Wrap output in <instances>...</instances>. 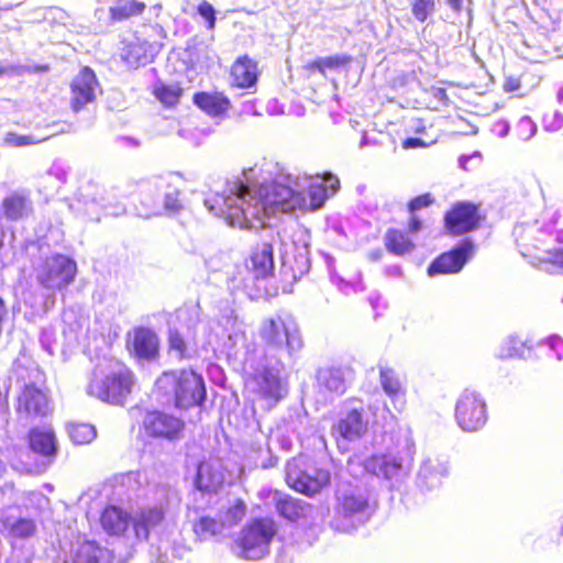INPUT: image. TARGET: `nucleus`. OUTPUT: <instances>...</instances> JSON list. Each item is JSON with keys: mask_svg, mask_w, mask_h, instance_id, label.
Returning a JSON list of instances; mask_svg holds the SVG:
<instances>
[{"mask_svg": "<svg viewBox=\"0 0 563 563\" xmlns=\"http://www.w3.org/2000/svg\"><path fill=\"white\" fill-rule=\"evenodd\" d=\"M16 409L25 418L45 416L49 411L47 396L34 385H25L18 397Z\"/></svg>", "mask_w": 563, "mask_h": 563, "instance_id": "15", "label": "nucleus"}, {"mask_svg": "<svg viewBox=\"0 0 563 563\" xmlns=\"http://www.w3.org/2000/svg\"><path fill=\"white\" fill-rule=\"evenodd\" d=\"M523 256H529L522 252ZM539 263H551L554 266L563 269V249L547 250L540 255H531Z\"/></svg>", "mask_w": 563, "mask_h": 563, "instance_id": "46", "label": "nucleus"}, {"mask_svg": "<svg viewBox=\"0 0 563 563\" xmlns=\"http://www.w3.org/2000/svg\"><path fill=\"white\" fill-rule=\"evenodd\" d=\"M410 460V450L406 457L391 453L375 455L365 461L364 467L368 473L377 477L398 482L408 473Z\"/></svg>", "mask_w": 563, "mask_h": 563, "instance_id": "12", "label": "nucleus"}, {"mask_svg": "<svg viewBox=\"0 0 563 563\" xmlns=\"http://www.w3.org/2000/svg\"><path fill=\"white\" fill-rule=\"evenodd\" d=\"M329 198L327 187L322 184H311L305 191L295 194L291 209L298 207L302 211H314L321 208Z\"/></svg>", "mask_w": 563, "mask_h": 563, "instance_id": "29", "label": "nucleus"}, {"mask_svg": "<svg viewBox=\"0 0 563 563\" xmlns=\"http://www.w3.org/2000/svg\"><path fill=\"white\" fill-rule=\"evenodd\" d=\"M101 526L109 534L124 536L128 539L133 536V516L117 506L107 507L101 515Z\"/></svg>", "mask_w": 563, "mask_h": 563, "instance_id": "19", "label": "nucleus"}, {"mask_svg": "<svg viewBox=\"0 0 563 563\" xmlns=\"http://www.w3.org/2000/svg\"><path fill=\"white\" fill-rule=\"evenodd\" d=\"M31 449L44 456L54 455L56 452V439L49 427L35 428L30 432Z\"/></svg>", "mask_w": 563, "mask_h": 563, "instance_id": "31", "label": "nucleus"}, {"mask_svg": "<svg viewBox=\"0 0 563 563\" xmlns=\"http://www.w3.org/2000/svg\"><path fill=\"white\" fill-rule=\"evenodd\" d=\"M156 387L165 394L173 393L179 408L199 406L206 397L203 379L194 371L166 372L156 380Z\"/></svg>", "mask_w": 563, "mask_h": 563, "instance_id": "5", "label": "nucleus"}, {"mask_svg": "<svg viewBox=\"0 0 563 563\" xmlns=\"http://www.w3.org/2000/svg\"><path fill=\"white\" fill-rule=\"evenodd\" d=\"M388 274L400 277L402 275V272L399 266H393L388 269Z\"/></svg>", "mask_w": 563, "mask_h": 563, "instance_id": "64", "label": "nucleus"}, {"mask_svg": "<svg viewBox=\"0 0 563 563\" xmlns=\"http://www.w3.org/2000/svg\"><path fill=\"white\" fill-rule=\"evenodd\" d=\"M144 428L153 437L172 439L184 427L180 419L164 412H148L144 418Z\"/></svg>", "mask_w": 563, "mask_h": 563, "instance_id": "18", "label": "nucleus"}, {"mask_svg": "<svg viewBox=\"0 0 563 563\" xmlns=\"http://www.w3.org/2000/svg\"><path fill=\"white\" fill-rule=\"evenodd\" d=\"M478 205L470 201H462L453 205L450 211H478Z\"/></svg>", "mask_w": 563, "mask_h": 563, "instance_id": "56", "label": "nucleus"}, {"mask_svg": "<svg viewBox=\"0 0 563 563\" xmlns=\"http://www.w3.org/2000/svg\"><path fill=\"white\" fill-rule=\"evenodd\" d=\"M267 498L272 499V503H274L278 514L290 521H298L302 518L312 517V514L314 512L311 505L289 497L278 490H268Z\"/></svg>", "mask_w": 563, "mask_h": 563, "instance_id": "16", "label": "nucleus"}, {"mask_svg": "<svg viewBox=\"0 0 563 563\" xmlns=\"http://www.w3.org/2000/svg\"><path fill=\"white\" fill-rule=\"evenodd\" d=\"M474 245L471 242H464L456 249L439 256L428 268V274H453L460 272L465 263L472 257Z\"/></svg>", "mask_w": 563, "mask_h": 563, "instance_id": "14", "label": "nucleus"}, {"mask_svg": "<svg viewBox=\"0 0 563 563\" xmlns=\"http://www.w3.org/2000/svg\"><path fill=\"white\" fill-rule=\"evenodd\" d=\"M521 87V80L516 76H508L504 81V89L506 91H516Z\"/></svg>", "mask_w": 563, "mask_h": 563, "instance_id": "55", "label": "nucleus"}, {"mask_svg": "<svg viewBox=\"0 0 563 563\" xmlns=\"http://www.w3.org/2000/svg\"><path fill=\"white\" fill-rule=\"evenodd\" d=\"M445 1L454 12L460 13L463 10V0H445Z\"/></svg>", "mask_w": 563, "mask_h": 563, "instance_id": "60", "label": "nucleus"}, {"mask_svg": "<svg viewBox=\"0 0 563 563\" xmlns=\"http://www.w3.org/2000/svg\"><path fill=\"white\" fill-rule=\"evenodd\" d=\"M178 191L167 194L165 196V209L166 211H178L183 208L181 201L178 199Z\"/></svg>", "mask_w": 563, "mask_h": 563, "instance_id": "51", "label": "nucleus"}, {"mask_svg": "<svg viewBox=\"0 0 563 563\" xmlns=\"http://www.w3.org/2000/svg\"><path fill=\"white\" fill-rule=\"evenodd\" d=\"M166 518V505L159 503L139 508L133 515V537L136 540L147 539L150 532L161 527Z\"/></svg>", "mask_w": 563, "mask_h": 563, "instance_id": "13", "label": "nucleus"}, {"mask_svg": "<svg viewBox=\"0 0 563 563\" xmlns=\"http://www.w3.org/2000/svg\"><path fill=\"white\" fill-rule=\"evenodd\" d=\"M548 344L551 350L555 351L558 360L563 357V341L558 335H552L548 339Z\"/></svg>", "mask_w": 563, "mask_h": 563, "instance_id": "54", "label": "nucleus"}, {"mask_svg": "<svg viewBox=\"0 0 563 563\" xmlns=\"http://www.w3.org/2000/svg\"><path fill=\"white\" fill-rule=\"evenodd\" d=\"M267 364L273 368L265 371L255 379L256 391L267 401L268 406H272L283 397V386L278 376L280 366L272 358H267Z\"/></svg>", "mask_w": 563, "mask_h": 563, "instance_id": "20", "label": "nucleus"}, {"mask_svg": "<svg viewBox=\"0 0 563 563\" xmlns=\"http://www.w3.org/2000/svg\"><path fill=\"white\" fill-rule=\"evenodd\" d=\"M220 218L231 228L240 230H258L264 227L265 218L260 213H219Z\"/></svg>", "mask_w": 563, "mask_h": 563, "instance_id": "37", "label": "nucleus"}, {"mask_svg": "<svg viewBox=\"0 0 563 563\" xmlns=\"http://www.w3.org/2000/svg\"><path fill=\"white\" fill-rule=\"evenodd\" d=\"M29 497L31 501L36 503L37 507H43L47 503L46 497L40 493H30Z\"/></svg>", "mask_w": 563, "mask_h": 563, "instance_id": "58", "label": "nucleus"}, {"mask_svg": "<svg viewBox=\"0 0 563 563\" xmlns=\"http://www.w3.org/2000/svg\"><path fill=\"white\" fill-rule=\"evenodd\" d=\"M435 10L434 0H412L411 12L418 22H426Z\"/></svg>", "mask_w": 563, "mask_h": 563, "instance_id": "44", "label": "nucleus"}, {"mask_svg": "<svg viewBox=\"0 0 563 563\" xmlns=\"http://www.w3.org/2000/svg\"><path fill=\"white\" fill-rule=\"evenodd\" d=\"M31 207L29 194L25 191H14L8 195L2 201L4 211H23Z\"/></svg>", "mask_w": 563, "mask_h": 563, "instance_id": "43", "label": "nucleus"}, {"mask_svg": "<svg viewBox=\"0 0 563 563\" xmlns=\"http://www.w3.org/2000/svg\"><path fill=\"white\" fill-rule=\"evenodd\" d=\"M189 552L187 547H175L173 549V556L184 558Z\"/></svg>", "mask_w": 563, "mask_h": 563, "instance_id": "62", "label": "nucleus"}, {"mask_svg": "<svg viewBox=\"0 0 563 563\" xmlns=\"http://www.w3.org/2000/svg\"><path fill=\"white\" fill-rule=\"evenodd\" d=\"M3 527L12 539L25 540L35 536L37 523L31 518H7Z\"/></svg>", "mask_w": 563, "mask_h": 563, "instance_id": "34", "label": "nucleus"}, {"mask_svg": "<svg viewBox=\"0 0 563 563\" xmlns=\"http://www.w3.org/2000/svg\"><path fill=\"white\" fill-rule=\"evenodd\" d=\"M286 482L295 490L312 496L330 482V473L323 468L306 466L302 457L294 459L286 466Z\"/></svg>", "mask_w": 563, "mask_h": 563, "instance_id": "8", "label": "nucleus"}, {"mask_svg": "<svg viewBox=\"0 0 563 563\" xmlns=\"http://www.w3.org/2000/svg\"><path fill=\"white\" fill-rule=\"evenodd\" d=\"M129 345L135 356L143 360H152L158 352L156 334L147 328H136L130 334Z\"/></svg>", "mask_w": 563, "mask_h": 563, "instance_id": "24", "label": "nucleus"}, {"mask_svg": "<svg viewBox=\"0 0 563 563\" xmlns=\"http://www.w3.org/2000/svg\"><path fill=\"white\" fill-rule=\"evenodd\" d=\"M99 81L95 70L84 66L70 82V108L74 112L81 111L87 104L93 103L97 99L96 89Z\"/></svg>", "mask_w": 563, "mask_h": 563, "instance_id": "11", "label": "nucleus"}, {"mask_svg": "<svg viewBox=\"0 0 563 563\" xmlns=\"http://www.w3.org/2000/svg\"><path fill=\"white\" fill-rule=\"evenodd\" d=\"M379 382L383 390L393 401L404 398L405 389L394 369L382 366L379 368Z\"/></svg>", "mask_w": 563, "mask_h": 563, "instance_id": "39", "label": "nucleus"}, {"mask_svg": "<svg viewBox=\"0 0 563 563\" xmlns=\"http://www.w3.org/2000/svg\"><path fill=\"white\" fill-rule=\"evenodd\" d=\"M258 336L265 347V357L278 366H283L285 358H294L303 346L299 327L289 314L264 319L258 327Z\"/></svg>", "mask_w": 563, "mask_h": 563, "instance_id": "1", "label": "nucleus"}, {"mask_svg": "<svg viewBox=\"0 0 563 563\" xmlns=\"http://www.w3.org/2000/svg\"><path fill=\"white\" fill-rule=\"evenodd\" d=\"M246 514V506L239 498L229 499L220 507V521L224 528H230L240 522Z\"/></svg>", "mask_w": 563, "mask_h": 563, "instance_id": "38", "label": "nucleus"}, {"mask_svg": "<svg viewBox=\"0 0 563 563\" xmlns=\"http://www.w3.org/2000/svg\"><path fill=\"white\" fill-rule=\"evenodd\" d=\"M77 274V264L65 255H54L37 268L36 277L47 289H63L70 285Z\"/></svg>", "mask_w": 563, "mask_h": 563, "instance_id": "10", "label": "nucleus"}, {"mask_svg": "<svg viewBox=\"0 0 563 563\" xmlns=\"http://www.w3.org/2000/svg\"><path fill=\"white\" fill-rule=\"evenodd\" d=\"M184 93V89L179 82L165 84L158 81L152 89V95L166 108H175Z\"/></svg>", "mask_w": 563, "mask_h": 563, "instance_id": "35", "label": "nucleus"}, {"mask_svg": "<svg viewBox=\"0 0 563 563\" xmlns=\"http://www.w3.org/2000/svg\"><path fill=\"white\" fill-rule=\"evenodd\" d=\"M13 143L18 146H23L32 144L34 141L30 136H16L14 137Z\"/></svg>", "mask_w": 563, "mask_h": 563, "instance_id": "61", "label": "nucleus"}, {"mask_svg": "<svg viewBox=\"0 0 563 563\" xmlns=\"http://www.w3.org/2000/svg\"><path fill=\"white\" fill-rule=\"evenodd\" d=\"M519 126L523 128V129H528L529 130V135L533 134L534 131H536V126L534 124L532 123V121L528 118H523L519 121Z\"/></svg>", "mask_w": 563, "mask_h": 563, "instance_id": "59", "label": "nucleus"}, {"mask_svg": "<svg viewBox=\"0 0 563 563\" xmlns=\"http://www.w3.org/2000/svg\"><path fill=\"white\" fill-rule=\"evenodd\" d=\"M455 420L463 431L474 432L482 429L487 421L483 397L474 390L465 389L455 404Z\"/></svg>", "mask_w": 563, "mask_h": 563, "instance_id": "9", "label": "nucleus"}, {"mask_svg": "<svg viewBox=\"0 0 563 563\" xmlns=\"http://www.w3.org/2000/svg\"><path fill=\"white\" fill-rule=\"evenodd\" d=\"M197 12L207 22L208 29H213L216 25V10L212 4L206 0L201 1L197 7Z\"/></svg>", "mask_w": 563, "mask_h": 563, "instance_id": "48", "label": "nucleus"}, {"mask_svg": "<svg viewBox=\"0 0 563 563\" xmlns=\"http://www.w3.org/2000/svg\"><path fill=\"white\" fill-rule=\"evenodd\" d=\"M500 355H501V357H512V356L525 357L526 356L525 343L521 342L516 336H510L505 342V347L501 351Z\"/></svg>", "mask_w": 563, "mask_h": 563, "instance_id": "47", "label": "nucleus"}, {"mask_svg": "<svg viewBox=\"0 0 563 563\" xmlns=\"http://www.w3.org/2000/svg\"><path fill=\"white\" fill-rule=\"evenodd\" d=\"M434 202V198L431 194L429 192H426V194H422V195H419L415 198H412L409 202H408V210L409 211H419L421 209H427L429 207H431Z\"/></svg>", "mask_w": 563, "mask_h": 563, "instance_id": "49", "label": "nucleus"}, {"mask_svg": "<svg viewBox=\"0 0 563 563\" xmlns=\"http://www.w3.org/2000/svg\"><path fill=\"white\" fill-rule=\"evenodd\" d=\"M108 551L95 541H78L69 554V558L57 559L54 563H107Z\"/></svg>", "mask_w": 563, "mask_h": 563, "instance_id": "21", "label": "nucleus"}, {"mask_svg": "<svg viewBox=\"0 0 563 563\" xmlns=\"http://www.w3.org/2000/svg\"><path fill=\"white\" fill-rule=\"evenodd\" d=\"M367 429V422L357 409H352L333 426L332 432L344 440L354 441L361 438Z\"/></svg>", "mask_w": 563, "mask_h": 563, "instance_id": "25", "label": "nucleus"}, {"mask_svg": "<svg viewBox=\"0 0 563 563\" xmlns=\"http://www.w3.org/2000/svg\"><path fill=\"white\" fill-rule=\"evenodd\" d=\"M449 474L446 462L438 457H427L419 470L418 481L421 487L433 489L442 484Z\"/></svg>", "mask_w": 563, "mask_h": 563, "instance_id": "26", "label": "nucleus"}, {"mask_svg": "<svg viewBox=\"0 0 563 563\" xmlns=\"http://www.w3.org/2000/svg\"><path fill=\"white\" fill-rule=\"evenodd\" d=\"M277 532L274 520L268 518L250 521L235 540L234 551L245 560H261L269 553V547Z\"/></svg>", "mask_w": 563, "mask_h": 563, "instance_id": "6", "label": "nucleus"}, {"mask_svg": "<svg viewBox=\"0 0 563 563\" xmlns=\"http://www.w3.org/2000/svg\"><path fill=\"white\" fill-rule=\"evenodd\" d=\"M352 60L353 57L349 54L330 55L308 62L302 66V69L308 77H311L314 74H320L323 78H327L328 70L347 68Z\"/></svg>", "mask_w": 563, "mask_h": 563, "instance_id": "28", "label": "nucleus"}, {"mask_svg": "<svg viewBox=\"0 0 563 563\" xmlns=\"http://www.w3.org/2000/svg\"><path fill=\"white\" fill-rule=\"evenodd\" d=\"M433 96L437 100L441 101L442 104H449L450 102V99H449V96L446 93V90L442 87H439V88H435L434 89V92H433Z\"/></svg>", "mask_w": 563, "mask_h": 563, "instance_id": "57", "label": "nucleus"}, {"mask_svg": "<svg viewBox=\"0 0 563 563\" xmlns=\"http://www.w3.org/2000/svg\"><path fill=\"white\" fill-rule=\"evenodd\" d=\"M481 220L478 213H446L445 228L452 234H462L474 230Z\"/></svg>", "mask_w": 563, "mask_h": 563, "instance_id": "36", "label": "nucleus"}, {"mask_svg": "<svg viewBox=\"0 0 563 563\" xmlns=\"http://www.w3.org/2000/svg\"><path fill=\"white\" fill-rule=\"evenodd\" d=\"M132 372L118 361L99 365L87 387L89 395L113 405H123L132 391Z\"/></svg>", "mask_w": 563, "mask_h": 563, "instance_id": "2", "label": "nucleus"}, {"mask_svg": "<svg viewBox=\"0 0 563 563\" xmlns=\"http://www.w3.org/2000/svg\"><path fill=\"white\" fill-rule=\"evenodd\" d=\"M169 346L173 351L178 353L179 357L186 356V344L178 332L175 331L169 333Z\"/></svg>", "mask_w": 563, "mask_h": 563, "instance_id": "50", "label": "nucleus"}, {"mask_svg": "<svg viewBox=\"0 0 563 563\" xmlns=\"http://www.w3.org/2000/svg\"><path fill=\"white\" fill-rule=\"evenodd\" d=\"M322 185H324L327 187V192H329V196H330V195L335 194L339 190L340 180L338 177L332 176L331 174H327L323 177Z\"/></svg>", "mask_w": 563, "mask_h": 563, "instance_id": "52", "label": "nucleus"}, {"mask_svg": "<svg viewBox=\"0 0 563 563\" xmlns=\"http://www.w3.org/2000/svg\"><path fill=\"white\" fill-rule=\"evenodd\" d=\"M199 330L206 331L210 329L213 332V338L210 335L207 341L208 344H218L227 350L230 357L235 358L241 363L249 361V346L246 345V336L243 330V324L238 320L232 309H227L213 322L206 324L200 323Z\"/></svg>", "mask_w": 563, "mask_h": 563, "instance_id": "4", "label": "nucleus"}, {"mask_svg": "<svg viewBox=\"0 0 563 563\" xmlns=\"http://www.w3.org/2000/svg\"><path fill=\"white\" fill-rule=\"evenodd\" d=\"M351 369L341 366H330L318 372V383L321 387L335 395H342L351 378Z\"/></svg>", "mask_w": 563, "mask_h": 563, "instance_id": "27", "label": "nucleus"}, {"mask_svg": "<svg viewBox=\"0 0 563 563\" xmlns=\"http://www.w3.org/2000/svg\"><path fill=\"white\" fill-rule=\"evenodd\" d=\"M371 514L366 494L360 488L351 487L339 493L332 526L339 531L350 532L367 521Z\"/></svg>", "mask_w": 563, "mask_h": 563, "instance_id": "7", "label": "nucleus"}, {"mask_svg": "<svg viewBox=\"0 0 563 563\" xmlns=\"http://www.w3.org/2000/svg\"><path fill=\"white\" fill-rule=\"evenodd\" d=\"M428 145H429V142H426L420 137H406L401 141V147L404 150L426 147Z\"/></svg>", "mask_w": 563, "mask_h": 563, "instance_id": "53", "label": "nucleus"}, {"mask_svg": "<svg viewBox=\"0 0 563 563\" xmlns=\"http://www.w3.org/2000/svg\"><path fill=\"white\" fill-rule=\"evenodd\" d=\"M385 246L388 252L402 256L410 253L415 244L401 231L388 230L385 235Z\"/></svg>", "mask_w": 563, "mask_h": 563, "instance_id": "40", "label": "nucleus"}, {"mask_svg": "<svg viewBox=\"0 0 563 563\" xmlns=\"http://www.w3.org/2000/svg\"><path fill=\"white\" fill-rule=\"evenodd\" d=\"M224 473L219 461H205L198 466L196 485L199 490L217 493L224 483Z\"/></svg>", "mask_w": 563, "mask_h": 563, "instance_id": "23", "label": "nucleus"}, {"mask_svg": "<svg viewBox=\"0 0 563 563\" xmlns=\"http://www.w3.org/2000/svg\"><path fill=\"white\" fill-rule=\"evenodd\" d=\"M67 430L70 440L76 444L90 443L97 435L95 427L88 423H69Z\"/></svg>", "mask_w": 563, "mask_h": 563, "instance_id": "42", "label": "nucleus"}, {"mask_svg": "<svg viewBox=\"0 0 563 563\" xmlns=\"http://www.w3.org/2000/svg\"><path fill=\"white\" fill-rule=\"evenodd\" d=\"M146 51V44L139 40L132 42H123L120 57L128 67L137 68L141 65H145L150 62Z\"/></svg>", "mask_w": 563, "mask_h": 563, "instance_id": "33", "label": "nucleus"}, {"mask_svg": "<svg viewBox=\"0 0 563 563\" xmlns=\"http://www.w3.org/2000/svg\"><path fill=\"white\" fill-rule=\"evenodd\" d=\"M252 172L251 168L247 173H244L245 181L239 179L232 184L230 195L240 200L241 203H230V208L236 207L243 211L245 207H262L266 210L283 206L290 200L294 201L295 192L292 189L277 181L263 183L253 192L250 188L251 179L249 177V173Z\"/></svg>", "mask_w": 563, "mask_h": 563, "instance_id": "3", "label": "nucleus"}, {"mask_svg": "<svg viewBox=\"0 0 563 563\" xmlns=\"http://www.w3.org/2000/svg\"><path fill=\"white\" fill-rule=\"evenodd\" d=\"M261 70L258 63L249 55L239 56L230 67L231 86L250 89L256 86Z\"/></svg>", "mask_w": 563, "mask_h": 563, "instance_id": "17", "label": "nucleus"}, {"mask_svg": "<svg viewBox=\"0 0 563 563\" xmlns=\"http://www.w3.org/2000/svg\"><path fill=\"white\" fill-rule=\"evenodd\" d=\"M167 547H165V552L164 553H159L156 558V563H173L170 562L168 555H167Z\"/></svg>", "mask_w": 563, "mask_h": 563, "instance_id": "63", "label": "nucleus"}, {"mask_svg": "<svg viewBox=\"0 0 563 563\" xmlns=\"http://www.w3.org/2000/svg\"><path fill=\"white\" fill-rule=\"evenodd\" d=\"M196 537L201 540H208L212 537L219 536L223 532V525L221 521L203 516L200 517L192 527Z\"/></svg>", "mask_w": 563, "mask_h": 563, "instance_id": "41", "label": "nucleus"}, {"mask_svg": "<svg viewBox=\"0 0 563 563\" xmlns=\"http://www.w3.org/2000/svg\"><path fill=\"white\" fill-rule=\"evenodd\" d=\"M192 102L210 117L224 115L232 106L230 98L222 91H197L192 95Z\"/></svg>", "mask_w": 563, "mask_h": 563, "instance_id": "22", "label": "nucleus"}, {"mask_svg": "<svg viewBox=\"0 0 563 563\" xmlns=\"http://www.w3.org/2000/svg\"><path fill=\"white\" fill-rule=\"evenodd\" d=\"M252 271L256 278H266L274 271L273 247L271 244H263L254 251L251 257Z\"/></svg>", "mask_w": 563, "mask_h": 563, "instance_id": "32", "label": "nucleus"}, {"mask_svg": "<svg viewBox=\"0 0 563 563\" xmlns=\"http://www.w3.org/2000/svg\"><path fill=\"white\" fill-rule=\"evenodd\" d=\"M146 10V3L139 0H115L109 7V20L118 23L141 16Z\"/></svg>", "mask_w": 563, "mask_h": 563, "instance_id": "30", "label": "nucleus"}, {"mask_svg": "<svg viewBox=\"0 0 563 563\" xmlns=\"http://www.w3.org/2000/svg\"><path fill=\"white\" fill-rule=\"evenodd\" d=\"M21 496H19L11 484H5L0 488V510L8 509L12 506L21 504ZM23 506L27 507L26 503H22Z\"/></svg>", "mask_w": 563, "mask_h": 563, "instance_id": "45", "label": "nucleus"}]
</instances>
